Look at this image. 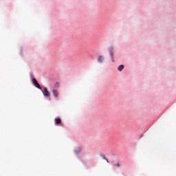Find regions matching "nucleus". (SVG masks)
Listing matches in <instances>:
<instances>
[{
	"label": "nucleus",
	"instance_id": "f8f14e48",
	"mask_svg": "<svg viewBox=\"0 0 176 176\" xmlns=\"http://www.w3.org/2000/svg\"><path fill=\"white\" fill-rule=\"evenodd\" d=\"M78 152H80V148H78Z\"/></svg>",
	"mask_w": 176,
	"mask_h": 176
},
{
	"label": "nucleus",
	"instance_id": "7ed1b4c3",
	"mask_svg": "<svg viewBox=\"0 0 176 176\" xmlns=\"http://www.w3.org/2000/svg\"><path fill=\"white\" fill-rule=\"evenodd\" d=\"M109 53L113 63H115V60L113 59V47H111Z\"/></svg>",
	"mask_w": 176,
	"mask_h": 176
},
{
	"label": "nucleus",
	"instance_id": "39448f33",
	"mask_svg": "<svg viewBox=\"0 0 176 176\" xmlns=\"http://www.w3.org/2000/svg\"><path fill=\"white\" fill-rule=\"evenodd\" d=\"M52 93L55 97H58V91L54 89L52 90Z\"/></svg>",
	"mask_w": 176,
	"mask_h": 176
},
{
	"label": "nucleus",
	"instance_id": "1a4fd4ad",
	"mask_svg": "<svg viewBox=\"0 0 176 176\" xmlns=\"http://www.w3.org/2000/svg\"><path fill=\"white\" fill-rule=\"evenodd\" d=\"M58 86H60V84L58 82L56 83L55 87H58Z\"/></svg>",
	"mask_w": 176,
	"mask_h": 176
},
{
	"label": "nucleus",
	"instance_id": "423d86ee",
	"mask_svg": "<svg viewBox=\"0 0 176 176\" xmlns=\"http://www.w3.org/2000/svg\"><path fill=\"white\" fill-rule=\"evenodd\" d=\"M98 63H102V61H104V57L102 56H99L98 58Z\"/></svg>",
	"mask_w": 176,
	"mask_h": 176
},
{
	"label": "nucleus",
	"instance_id": "9d476101",
	"mask_svg": "<svg viewBox=\"0 0 176 176\" xmlns=\"http://www.w3.org/2000/svg\"><path fill=\"white\" fill-rule=\"evenodd\" d=\"M102 159H104V160H106L107 157H105V156H102Z\"/></svg>",
	"mask_w": 176,
	"mask_h": 176
},
{
	"label": "nucleus",
	"instance_id": "20e7f679",
	"mask_svg": "<svg viewBox=\"0 0 176 176\" xmlns=\"http://www.w3.org/2000/svg\"><path fill=\"white\" fill-rule=\"evenodd\" d=\"M56 124H60L61 123V119L60 118H55Z\"/></svg>",
	"mask_w": 176,
	"mask_h": 176
},
{
	"label": "nucleus",
	"instance_id": "6e6552de",
	"mask_svg": "<svg viewBox=\"0 0 176 176\" xmlns=\"http://www.w3.org/2000/svg\"><path fill=\"white\" fill-rule=\"evenodd\" d=\"M113 166H116V167H120V164H119L118 162H117L116 165L114 164Z\"/></svg>",
	"mask_w": 176,
	"mask_h": 176
},
{
	"label": "nucleus",
	"instance_id": "f257e3e1",
	"mask_svg": "<svg viewBox=\"0 0 176 176\" xmlns=\"http://www.w3.org/2000/svg\"><path fill=\"white\" fill-rule=\"evenodd\" d=\"M43 96H45V97H50V92H49V91L47 90V88L45 87L43 91Z\"/></svg>",
	"mask_w": 176,
	"mask_h": 176
},
{
	"label": "nucleus",
	"instance_id": "9b49d317",
	"mask_svg": "<svg viewBox=\"0 0 176 176\" xmlns=\"http://www.w3.org/2000/svg\"><path fill=\"white\" fill-rule=\"evenodd\" d=\"M105 160H106V162H107V163H109V161H108V159H105Z\"/></svg>",
	"mask_w": 176,
	"mask_h": 176
},
{
	"label": "nucleus",
	"instance_id": "f03ea898",
	"mask_svg": "<svg viewBox=\"0 0 176 176\" xmlns=\"http://www.w3.org/2000/svg\"><path fill=\"white\" fill-rule=\"evenodd\" d=\"M32 83L33 85H34L36 87H37V89H41V85H39V83H38V81H36V79L33 78Z\"/></svg>",
	"mask_w": 176,
	"mask_h": 176
},
{
	"label": "nucleus",
	"instance_id": "0eeeda50",
	"mask_svg": "<svg viewBox=\"0 0 176 176\" xmlns=\"http://www.w3.org/2000/svg\"><path fill=\"white\" fill-rule=\"evenodd\" d=\"M124 68V65H121L118 67V70L120 71V72H121V71H123Z\"/></svg>",
	"mask_w": 176,
	"mask_h": 176
}]
</instances>
